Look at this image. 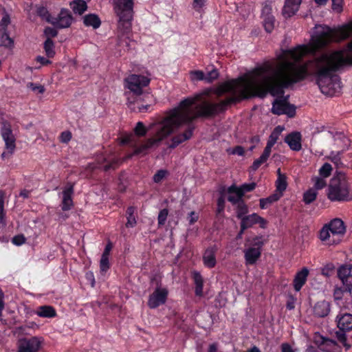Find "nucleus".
Returning <instances> with one entry per match:
<instances>
[{
	"label": "nucleus",
	"instance_id": "nucleus-38",
	"mask_svg": "<svg viewBox=\"0 0 352 352\" xmlns=\"http://www.w3.org/2000/svg\"><path fill=\"white\" fill-rule=\"evenodd\" d=\"M226 206V198H225V194L222 191L220 192V196L218 197L217 200V210H216V214L217 215H220L222 213L224 212Z\"/></svg>",
	"mask_w": 352,
	"mask_h": 352
},
{
	"label": "nucleus",
	"instance_id": "nucleus-25",
	"mask_svg": "<svg viewBox=\"0 0 352 352\" xmlns=\"http://www.w3.org/2000/svg\"><path fill=\"white\" fill-rule=\"evenodd\" d=\"M319 238L322 241L329 245L338 243L340 241V239L332 237L331 231L326 224L320 230Z\"/></svg>",
	"mask_w": 352,
	"mask_h": 352
},
{
	"label": "nucleus",
	"instance_id": "nucleus-50",
	"mask_svg": "<svg viewBox=\"0 0 352 352\" xmlns=\"http://www.w3.org/2000/svg\"><path fill=\"white\" fill-rule=\"evenodd\" d=\"M219 73L217 69H213L207 74L206 81L208 83L213 82L219 78Z\"/></svg>",
	"mask_w": 352,
	"mask_h": 352
},
{
	"label": "nucleus",
	"instance_id": "nucleus-62",
	"mask_svg": "<svg viewBox=\"0 0 352 352\" xmlns=\"http://www.w3.org/2000/svg\"><path fill=\"white\" fill-rule=\"evenodd\" d=\"M232 155H237L239 156H243L245 155V149L241 146H236L230 152Z\"/></svg>",
	"mask_w": 352,
	"mask_h": 352
},
{
	"label": "nucleus",
	"instance_id": "nucleus-1",
	"mask_svg": "<svg viewBox=\"0 0 352 352\" xmlns=\"http://www.w3.org/2000/svg\"><path fill=\"white\" fill-rule=\"evenodd\" d=\"M257 82L245 77L227 80L220 84L214 90V93L219 97L226 94H230V96L218 102H212L204 100L200 104L196 107L197 111L192 114L190 107L199 100L201 96L198 95L195 98H186L182 100L177 107L171 109L166 116L161 127L157 131L155 135L148 138L144 142L138 145L135 141L133 134H129L122 138V144H129L133 148V152L127 155L131 158L134 155H145L150 148L157 147L161 142L166 137L172 134L175 129L186 125L184 131L178 133L170 139L168 148L174 149L181 144L190 140L193 136L196 126L194 121L197 118H212L219 114L224 113L232 105L238 104L244 100L251 98L258 97L264 98L270 91L272 95L277 94L280 87H272L267 90L260 88L255 91V85Z\"/></svg>",
	"mask_w": 352,
	"mask_h": 352
},
{
	"label": "nucleus",
	"instance_id": "nucleus-15",
	"mask_svg": "<svg viewBox=\"0 0 352 352\" xmlns=\"http://www.w3.org/2000/svg\"><path fill=\"white\" fill-rule=\"evenodd\" d=\"M74 21L71 12L65 8L60 10L57 17H53L51 24L54 27L63 29L69 28Z\"/></svg>",
	"mask_w": 352,
	"mask_h": 352
},
{
	"label": "nucleus",
	"instance_id": "nucleus-41",
	"mask_svg": "<svg viewBox=\"0 0 352 352\" xmlns=\"http://www.w3.org/2000/svg\"><path fill=\"white\" fill-rule=\"evenodd\" d=\"M134 133L138 137H144L148 132L147 128L142 122H138L133 129Z\"/></svg>",
	"mask_w": 352,
	"mask_h": 352
},
{
	"label": "nucleus",
	"instance_id": "nucleus-63",
	"mask_svg": "<svg viewBox=\"0 0 352 352\" xmlns=\"http://www.w3.org/2000/svg\"><path fill=\"white\" fill-rule=\"evenodd\" d=\"M28 87L31 88L32 91H37L40 94H43L45 91V88L43 86L41 85H36L33 82H30L28 84Z\"/></svg>",
	"mask_w": 352,
	"mask_h": 352
},
{
	"label": "nucleus",
	"instance_id": "nucleus-5",
	"mask_svg": "<svg viewBox=\"0 0 352 352\" xmlns=\"http://www.w3.org/2000/svg\"><path fill=\"white\" fill-rule=\"evenodd\" d=\"M133 0H114V11L119 18L118 29V32L122 36H126L125 43L129 47V44L126 40L128 35L132 29V21L133 19Z\"/></svg>",
	"mask_w": 352,
	"mask_h": 352
},
{
	"label": "nucleus",
	"instance_id": "nucleus-18",
	"mask_svg": "<svg viewBox=\"0 0 352 352\" xmlns=\"http://www.w3.org/2000/svg\"><path fill=\"white\" fill-rule=\"evenodd\" d=\"M217 251V247L212 245L208 247L203 255V263L204 265L208 268H213L217 264L216 260V252Z\"/></svg>",
	"mask_w": 352,
	"mask_h": 352
},
{
	"label": "nucleus",
	"instance_id": "nucleus-32",
	"mask_svg": "<svg viewBox=\"0 0 352 352\" xmlns=\"http://www.w3.org/2000/svg\"><path fill=\"white\" fill-rule=\"evenodd\" d=\"M257 217L258 214L252 213L242 218L240 223L242 226V230H247L257 224Z\"/></svg>",
	"mask_w": 352,
	"mask_h": 352
},
{
	"label": "nucleus",
	"instance_id": "nucleus-23",
	"mask_svg": "<svg viewBox=\"0 0 352 352\" xmlns=\"http://www.w3.org/2000/svg\"><path fill=\"white\" fill-rule=\"evenodd\" d=\"M330 303L326 300H321L316 303L314 307V314L319 318L327 316L330 312Z\"/></svg>",
	"mask_w": 352,
	"mask_h": 352
},
{
	"label": "nucleus",
	"instance_id": "nucleus-46",
	"mask_svg": "<svg viewBox=\"0 0 352 352\" xmlns=\"http://www.w3.org/2000/svg\"><path fill=\"white\" fill-rule=\"evenodd\" d=\"M341 155L342 152L341 151H331L329 156L327 157V158L332 162L334 164H336L337 166H338L340 164H342L341 161Z\"/></svg>",
	"mask_w": 352,
	"mask_h": 352
},
{
	"label": "nucleus",
	"instance_id": "nucleus-43",
	"mask_svg": "<svg viewBox=\"0 0 352 352\" xmlns=\"http://www.w3.org/2000/svg\"><path fill=\"white\" fill-rule=\"evenodd\" d=\"M282 113L287 115L289 118H294L296 116V107L295 105L290 104L288 100H287L285 109Z\"/></svg>",
	"mask_w": 352,
	"mask_h": 352
},
{
	"label": "nucleus",
	"instance_id": "nucleus-55",
	"mask_svg": "<svg viewBox=\"0 0 352 352\" xmlns=\"http://www.w3.org/2000/svg\"><path fill=\"white\" fill-rule=\"evenodd\" d=\"M26 241V238L22 234H17L12 239V243L17 246L24 244Z\"/></svg>",
	"mask_w": 352,
	"mask_h": 352
},
{
	"label": "nucleus",
	"instance_id": "nucleus-21",
	"mask_svg": "<svg viewBox=\"0 0 352 352\" xmlns=\"http://www.w3.org/2000/svg\"><path fill=\"white\" fill-rule=\"evenodd\" d=\"M309 273V270L307 267H302L301 270L296 274L293 280V285L296 292H300L306 283Z\"/></svg>",
	"mask_w": 352,
	"mask_h": 352
},
{
	"label": "nucleus",
	"instance_id": "nucleus-48",
	"mask_svg": "<svg viewBox=\"0 0 352 352\" xmlns=\"http://www.w3.org/2000/svg\"><path fill=\"white\" fill-rule=\"evenodd\" d=\"M168 214V210L166 208H164L160 211L157 217L159 227H161L165 224Z\"/></svg>",
	"mask_w": 352,
	"mask_h": 352
},
{
	"label": "nucleus",
	"instance_id": "nucleus-34",
	"mask_svg": "<svg viewBox=\"0 0 352 352\" xmlns=\"http://www.w3.org/2000/svg\"><path fill=\"white\" fill-rule=\"evenodd\" d=\"M54 48L55 45L52 39L51 38H47L43 44V49L48 58H52L55 56L56 52Z\"/></svg>",
	"mask_w": 352,
	"mask_h": 352
},
{
	"label": "nucleus",
	"instance_id": "nucleus-39",
	"mask_svg": "<svg viewBox=\"0 0 352 352\" xmlns=\"http://www.w3.org/2000/svg\"><path fill=\"white\" fill-rule=\"evenodd\" d=\"M36 14L42 19L45 20L47 22L51 23L53 17L51 16L50 12L45 7L40 6L36 10Z\"/></svg>",
	"mask_w": 352,
	"mask_h": 352
},
{
	"label": "nucleus",
	"instance_id": "nucleus-29",
	"mask_svg": "<svg viewBox=\"0 0 352 352\" xmlns=\"http://www.w3.org/2000/svg\"><path fill=\"white\" fill-rule=\"evenodd\" d=\"M278 178L276 182V190L278 192V194L283 195V192L286 190L287 187V176L285 174H283L280 171V168L277 170Z\"/></svg>",
	"mask_w": 352,
	"mask_h": 352
},
{
	"label": "nucleus",
	"instance_id": "nucleus-42",
	"mask_svg": "<svg viewBox=\"0 0 352 352\" xmlns=\"http://www.w3.org/2000/svg\"><path fill=\"white\" fill-rule=\"evenodd\" d=\"M275 18L272 16H267L263 18V26L265 31L268 33L272 32L274 28Z\"/></svg>",
	"mask_w": 352,
	"mask_h": 352
},
{
	"label": "nucleus",
	"instance_id": "nucleus-4",
	"mask_svg": "<svg viewBox=\"0 0 352 352\" xmlns=\"http://www.w3.org/2000/svg\"><path fill=\"white\" fill-rule=\"evenodd\" d=\"M352 35V25H345L338 28H331L329 26H320L311 36L310 47L298 46L296 48L283 51L285 58L294 60H300L308 52L316 53L324 48L331 42H339L349 38Z\"/></svg>",
	"mask_w": 352,
	"mask_h": 352
},
{
	"label": "nucleus",
	"instance_id": "nucleus-44",
	"mask_svg": "<svg viewBox=\"0 0 352 352\" xmlns=\"http://www.w3.org/2000/svg\"><path fill=\"white\" fill-rule=\"evenodd\" d=\"M6 193L3 190H0V225L4 223L6 218V212L4 210V198Z\"/></svg>",
	"mask_w": 352,
	"mask_h": 352
},
{
	"label": "nucleus",
	"instance_id": "nucleus-11",
	"mask_svg": "<svg viewBox=\"0 0 352 352\" xmlns=\"http://www.w3.org/2000/svg\"><path fill=\"white\" fill-rule=\"evenodd\" d=\"M97 162L100 168L108 172L118 168L122 164V160L116 153H109L98 157Z\"/></svg>",
	"mask_w": 352,
	"mask_h": 352
},
{
	"label": "nucleus",
	"instance_id": "nucleus-8",
	"mask_svg": "<svg viewBox=\"0 0 352 352\" xmlns=\"http://www.w3.org/2000/svg\"><path fill=\"white\" fill-rule=\"evenodd\" d=\"M250 247L243 250L245 263L246 265H253L260 258L262 254V248L264 245L262 236H256L252 240L248 239Z\"/></svg>",
	"mask_w": 352,
	"mask_h": 352
},
{
	"label": "nucleus",
	"instance_id": "nucleus-58",
	"mask_svg": "<svg viewBox=\"0 0 352 352\" xmlns=\"http://www.w3.org/2000/svg\"><path fill=\"white\" fill-rule=\"evenodd\" d=\"M235 196L229 195L228 197V201L230 202L233 206H236L241 203V201H244L243 199V196H240L238 194H235Z\"/></svg>",
	"mask_w": 352,
	"mask_h": 352
},
{
	"label": "nucleus",
	"instance_id": "nucleus-20",
	"mask_svg": "<svg viewBox=\"0 0 352 352\" xmlns=\"http://www.w3.org/2000/svg\"><path fill=\"white\" fill-rule=\"evenodd\" d=\"M63 199L61 202V209L63 211H68L71 210V208L74 206V202L72 199V195L74 194V186L70 185L66 187L63 190Z\"/></svg>",
	"mask_w": 352,
	"mask_h": 352
},
{
	"label": "nucleus",
	"instance_id": "nucleus-30",
	"mask_svg": "<svg viewBox=\"0 0 352 352\" xmlns=\"http://www.w3.org/2000/svg\"><path fill=\"white\" fill-rule=\"evenodd\" d=\"M69 6L75 14L82 15L87 10V4L84 0H74Z\"/></svg>",
	"mask_w": 352,
	"mask_h": 352
},
{
	"label": "nucleus",
	"instance_id": "nucleus-27",
	"mask_svg": "<svg viewBox=\"0 0 352 352\" xmlns=\"http://www.w3.org/2000/svg\"><path fill=\"white\" fill-rule=\"evenodd\" d=\"M83 23L86 27L98 29L101 25V21L97 14H88L83 16Z\"/></svg>",
	"mask_w": 352,
	"mask_h": 352
},
{
	"label": "nucleus",
	"instance_id": "nucleus-12",
	"mask_svg": "<svg viewBox=\"0 0 352 352\" xmlns=\"http://www.w3.org/2000/svg\"><path fill=\"white\" fill-rule=\"evenodd\" d=\"M1 135L5 142V147L10 153H13L16 148V138L13 133L12 125L8 120L1 122Z\"/></svg>",
	"mask_w": 352,
	"mask_h": 352
},
{
	"label": "nucleus",
	"instance_id": "nucleus-13",
	"mask_svg": "<svg viewBox=\"0 0 352 352\" xmlns=\"http://www.w3.org/2000/svg\"><path fill=\"white\" fill-rule=\"evenodd\" d=\"M168 295V291L166 288L157 287L148 297V306L151 309L157 308L166 302Z\"/></svg>",
	"mask_w": 352,
	"mask_h": 352
},
{
	"label": "nucleus",
	"instance_id": "nucleus-36",
	"mask_svg": "<svg viewBox=\"0 0 352 352\" xmlns=\"http://www.w3.org/2000/svg\"><path fill=\"white\" fill-rule=\"evenodd\" d=\"M248 212V207L245 201H241L236 206V217L238 219H241L246 216Z\"/></svg>",
	"mask_w": 352,
	"mask_h": 352
},
{
	"label": "nucleus",
	"instance_id": "nucleus-37",
	"mask_svg": "<svg viewBox=\"0 0 352 352\" xmlns=\"http://www.w3.org/2000/svg\"><path fill=\"white\" fill-rule=\"evenodd\" d=\"M317 192L314 188H309L303 194V201L305 204H310L314 201L317 197Z\"/></svg>",
	"mask_w": 352,
	"mask_h": 352
},
{
	"label": "nucleus",
	"instance_id": "nucleus-7",
	"mask_svg": "<svg viewBox=\"0 0 352 352\" xmlns=\"http://www.w3.org/2000/svg\"><path fill=\"white\" fill-rule=\"evenodd\" d=\"M336 322L338 328L335 333L336 337L347 351L351 344L347 342L346 333L352 330V314L340 311L336 318Z\"/></svg>",
	"mask_w": 352,
	"mask_h": 352
},
{
	"label": "nucleus",
	"instance_id": "nucleus-26",
	"mask_svg": "<svg viewBox=\"0 0 352 352\" xmlns=\"http://www.w3.org/2000/svg\"><path fill=\"white\" fill-rule=\"evenodd\" d=\"M192 279L195 283V294L197 296L201 297L204 294V279L199 272L195 271L192 273Z\"/></svg>",
	"mask_w": 352,
	"mask_h": 352
},
{
	"label": "nucleus",
	"instance_id": "nucleus-10",
	"mask_svg": "<svg viewBox=\"0 0 352 352\" xmlns=\"http://www.w3.org/2000/svg\"><path fill=\"white\" fill-rule=\"evenodd\" d=\"M43 343L44 338L41 336L19 338L17 342V352H39Z\"/></svg>",
	"mask_w": 352,
	"mask_h": 352
},
{
	"label": "nucleus",
	"instance_id": "nucleus-17",
	"mask_svg": "<svg viewBox=\"0 0 352 352\" xmlns=\"http://www.w3.org/2000/svg\"><path fill=\"white\" fill-rule=\"evenodd\" d=\"M284 141L292 151H299L302 148V135L298 131L289 133L285 136Z\"/></svg>",
	"mask_w": 352,
	"mask_h": 352
},
{
	"label": "nucleus",
	"instance_id": "nucleus-14",
	"mask_svg": "<svg viewBox=\"0 0 352 352\" xmlns=\"http://www.w3.org/2000/svg\"><path fill=\"white\" fill-rule=\"evenodd\" d=\"M338 276L345 286V290L349 294L352 291V265L346 264L341 265L338 270Z\"/></svg>",
	"mask_w": 352,
	"mask_h": 352
},
{
	"label": "nucleus",
	"instance_id": "nucleus-19",
	"mask_svg": "<svg viewBox=\"0 0 352 352\" xmlns=\"http://www.w3.org/2000/svg\"><path fill=\"white\" fill-rule=\"evenodd\" d=\"M256 184L255 182L245 183L240 186H237L234 184L228 188L227 192L229 194H238L243 197L246 192L253 191L256 188Z\"/></svg>",
	"mask_w": 352,
	"mask_h": 352
},
{
	"label": "nucleus",
	"instance_id": "nucleus-16",
	"mask_svg": "<svg viewBox=\"0 0 352 352\" xmlns=\"http://www.w3.org/2000/svg\"><path fill=\"white\" fill-rule=\"evenodd\" d=\"M330 230L332 237L340 239L342 236L346 232V227L342 220L340 219H334L331 220L328 224H326Z\"/></svg>",
	"mask_w": 352,
	"mask_h": 352
},
{
	"label": "nucleus",
	"instance_id": "nucleus-3",
	"mask_svg": "<svg viewBox=\"0 0 352 352\" xmlns=\"http://www.w3.org/2000/svg\"><path fill=\"white\" fill-rule=\"evenodd\" d=\"M347 52H352V41L347 44L346 50L324 53L315 59L316 80L323 94L332 96L341 89L340 79L334 73L352 64V56Z\"/></svg>",
	"mask_w": 352,
	"mask_h": 352
},
{
	"label": "nucleus",
	"instance_id": "nucleus-35",
	"mask_svg": "<svg viewBox=\"0 0 352 352\" xmlns=\"http://www.w3.org/2000/svg\"><path fill=\"white\" fill-rule=\"evenodd\" d=\"M283 130V127H282L281 126L278 125V126H276L274 129V130L272 131V132L271 133L267 144H268L271 146H274L276 143L277 140H278L279 136L281 134Z\"/></svg>",
	"mask_w": 352,
	"mask_h": 352
},
{
	"label": "nucleus",
	"instance_id": "nucleus-6",
	"mask_svg": "<svg viewBox=\"0 0 352 352\" xmlns=\"http://www.w3.org/2000/svg\"><path fill=\"white\" fill-rule=\"evenodd\" d=\"M328 198L332 201L350 200L349 183L344 174L338 173L331 179Z\"/></svg>",
	"mask_w": 352,
	"mask_h": 352
},
{
	"label": "nucleus",
	"instance_id": "nucleus-52",
	"mask_svg": "<svg viewBox=\"0 0 352 352\" xmlns=\"http://www.w3.org/2000/svg\"><path fill=\"white\" fill-rule=\"evenodd\" d=\"M314 182V188H315V190H321L322 188H324L326 185H327V182L326 181L324 180V177L322 178V177H315L313 179Z\"/></svg>",
	"mask_w": 352,
	"mask_h": 352
},
{
	"label": "nucleus",
	"instance_id": "nucleus-59",
	"mask_svg": "<svg viewBox=\"0 0 352 352\" xmlns=\"http://www.w3.org/2000/svg\"><path fill=\"white\" fill-rule=\"evenodd\" d=\"M72 139V133L69 131H65L60 135V141L63 143H68Z\"/></svg>",
	"mask_w": 352,
	"mask_h": 352
},
{
	"label": "nucleus",
	"instance_id": "nucleus-64",
	"mask_svg": "<svg viewBox=\"0 0 352 352\" xmlns=\"http://www.w3.org/2000/svg\"><path fill=\"white\" fill-rule=\"evenodd\" d=\"M206 0H193L192 7L196 11H199L205 5Z\"/></svg>",
	"mask_w": 352,
	"mask_h": 352
},
{
	"label": "nucleus",
	"instance_id": "nucleus-57",
	"mask_svg": "<svg viewBox=\"0 0 352 352\" xmlns=\"http://www.w3.org/2000/svg\"><path fill=\"white\" fill-rule=\"evenodd\" d=\"M266 162L267 160L261 155L258 159L254 161L252 166H250V168L252 170L256 171L261 166V164Z\"/></svg>",
	"mask_w": 352,
	"mask_h": 352
},
{
	"label": "nucleus",
	"instance_id": "nucleus-24",
	"mask_svg": "<svg viewBox=\"0 0 352 352\" xmlns=\"http://www.w3.org/2000/svg\"><path fill=\"white\" fill-rule=\"evenodd\" d=\"M315 342L318 344V348L320 350L327 352H331L333 348L338 346L336 340L323 336L316 340Z\"/></svg>",
	"mask_w": 352,
	"mask_h": 352
},
{
	"label": "nucleus",
	"instance_id": "nucleus-53",
	"mask_svg": "<svg viewBox=\"0 0 352 352\" xmlns=\"http://www.w3.org/2000/svg\"><path fill=\"white\" fill-rule=\"evenodd\" d=\"M10 23V16L8 14L4 15L0 21V32L7 31V28Z\"/></svg>",
	"mask_w": 352,
	"mask_h": 352
},
{
	"label": "nucleus",
	"instance_id": "nucleus-2",
	"mask_svg": "<svg viewBox=\"0 0 352 352\" xmlns=\"http://www.w3.org/2000/svg\"><path fill=\"white\" fill-rule=\"evenodd\" d=\"M271 71H273V75L265 77L263 83H256L255 91L260 88L268 90L272 87L279 86L280 90L277 94L272 95L270 91H267V94L277 97L272 102L271 111L274 115L280 116L283 115L281 112L283 111L286 102L289 100V96H284L285 90L306 78L308 76L307 66L286 61L276 69H274L271 65L266 64L256 69L254 72L260 76Z\"/></svg>",
	"mask_w": 352,
	"mask_h": 352
},
{
	"label": "nucleus",
	"instance_id": "nucleus-61",
	"mask_svg": "<svg viewBox=\"0 0 352 352\" xmlns=\"http://www.w3.org/2000/svg\"><path fill=\"white\" fill-rule=\"evenodd\" d=\"M343 0H332V9L337 12H340L342 10Z\"/></svg>",
	"mask_w": 352,
	"mask_h": 352
},
{
	"label": "nucleus",
	"instance_id": "nucleus-9",
	"mask_svg": "<svg viewBox=\"0 0 352 352\" xmlns=\"http://www.w3.org/2000/svg\"><path fill=\"white\" fill-rule=\"evenodd\" d=\"M150 79L143 75L131 74L125 80V87L134 95L139 96L143 93V88L150 83Z\"/></svg>",
	"mask_w": 352,
	"mask_h": 352
},
{
	"label": "nucleus",
	"instance_id": "nucleus-45",
	"mask_svg": "<svg viewBox=\"0 0 352 352\" xmlns=\"http://www.w3.org/2000/svg\"><path fill=\"white\" fill-rule=\"evenodd\" d=\"M332 166L329 163H324L319 169V174L321 177L326 178L331 175L332 172Z\"/></svg>",
	"mask_w": 352,
	"mask_h": 352
},
{
	"label": "nucleus",
	"instance_id": "nucleus-31",
	"mask_svg": "<svg viewBox=\"0 0 352 352\" xmlns=\"http://www.w3.org/2000/svg\"><path fill=\"white\" fill-rule=\"evenodd\" d=\"M281 197V194L276 192L272 194L267 198H261L259 199V206L261 209H266L269 206L278 201Z\"/></svg>",
	"mask_w": 352,
	"mask_h": 352
},
{
	"label": "nucleus",
	"instance_id": "nucleus-28",
	"mask_svg": "<svg viewBox=\"0 0 352 352\" xmlns=\"http://www.w3.org/2000/svg\"><path fill=\"white\" fill-rule=\"evenodd\" d=\"M36 314L41 318H52L56 316V309L50 305L38 307Z\"/></svg>",
	"mask_w": 352,
	"mask_h": 352
},
{
	"label": "nucleus",
	"instance_id": "nucleus-49",
	"mask_svg": "<svg viewBox=\"0 0 352 352\" xmlns=\"http://www.w3.org/2000/svg\"><path fill=\"white\" fill-rule=\"evenodd\" d=\"M109 258V257L101 256L100 261V270L102 273L107 272L110 268Z\"/></svg>",
	"mask_w": 352,
	"mask_h": 352
},
{
	"label": "nucleus",
	"instance_id": "nucleus-51",
	"mask_svg": "<svg viewBox=\"0 0 352 352\" xmlns=\"http://www.w3.org/2000/svg\"><path fill=\"white\" fill-rule=\"evenodd\" d=\"M272 5L270 3L265 2L263 4V8L261 10V15L263 18L267 17V16H272Z\"/></svg>",
	"mask_w": 352,
	"mask_h": 352
},
{
	"label": "nucleus",
	"instance_id": "nucleus-56",
	"mask_svg": "<svg viewBox=\"0 0 352 352\" xmlns=\"http://www.w3.org/2000/svg\"><path fill=\"white\" fill-rule=\"evenodd\" d=\"M266 162L267 160L261 155L258 159L254 161L252 166H250V168L252 170L256 171L261 166V164Z\"/></svg>",
	"mask_w": 352,
	"mask_h": 352
},
{
	"label": "nucleus",
	"instance_id": "nucleus-60",
	"mask_svg": "<svg viewBox=\"0 0 352 352\" xmlns=\"http://www.w3.org/2000/svg\"><path fill=\"white\" fill-rule=\"evenodd\" d=\"M44 34L47 38L56 37L58 35V31L54 28L46 27L44 30Z\"/></svg>",
	"mask_w": 352,
	"mask_h": 352
},
{
	"label": "nucleus",
	"instance_id": "nucleus-22",
	"mask_svg": "<svg viewBox=\"0 0 352 352\" xmlns=\"http://www.w3.org/2000/svg\"><path fill=\"white\" fill-rule=\"evenodd\" d=\"M302 0H285L283 8V14L289 18L294 16L299 10Z\"/></svg>",
	"mask_w": 352,
	"mask_h": 352
},
{
	"label": "nucleus",
	"instance_id": "nucleus-33",
	"mask_svg": "<svg viewBox=\"0 0 352 352\" xmlns=\"http://www.w3.org/2000/svg\"><path fill=\"white\" fill-rule=\"evenodd\" d=\"M136 209L134 206H129L126 211V217L127 221L125 224V226L127 228H134L137 224L136 218L135 216V212Z\"/></svg>",
	"mask_w": 352,
	"mask_h": 352
},
{
	"label": "nucleus",
	"instance_id": "nucleus-40",
	"mask_svg": "<svg viewBox=\"0 0 352 352\" xmlns=\"http://www.w3.org/2000/svg\"><path fill=\"white\" fill-rule=\"evenodd\" d=\"M14 43L7 31L0 32V45L4 47H11Z\"/></svg>",
	"mask_w": 352,
	"mask_h": 352
},
{
	"label": "nucleus",
	"instance_id": "nucleus-54",
	"mask_svg": "<svg viewBox=\"0 0 352 352\" xmlns=\"http://www.w3.org/2000/svg\"><path fill=\"white\" fill-rule=\"evenodd\" d=\"M344 292L349 293L345 290V286L338 287L334 289L333 297L336 300H341Z\"/></svg>",
	"mask_w": 352,
	"mask_h": 352
},
{
	"label": "nucleus",
	"instance_id": "nucleus-47",
	"mask_svg": "<svg viewBox=\"0 0 352 352\" xmlns=\"http://www.w3.org/2000/svg\"><path fill=\"white\" fill-rule=\"evenodd\" d=\"M168 172L164 169L158 170L153 175V179L155 183H160L167 175Z\"/></svg>",
	"mask_w": 352,
	"mask_h": 352
}]
</instances>
